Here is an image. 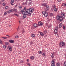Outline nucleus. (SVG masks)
<instances>
[{
    "mask_svg": "<svg viewBox=\"0 0 66 66\" xmlns=\"http://www.w3.org/2000/svg\"><path fill=\"white\" fill-rule=\"evenodd\" d=\"M21 12V13H22V14L23 15V17L26 18V15L27 14H26V13L24 12L25 11L24 10H22Z\"/></svg>",
    "mask_w": 66,
    "mask_h": 66,
    "instance_id": "obj_3",
    "label": "nucleus"
},
{
    "mask_svg": "<svg viewBox=\"0 0 66 66\" xmlns=\"http://www.w3.org/2000/svg\"><path fill=\"white\" fill-rule=\"evenodd\" d=\"M9 25V27H11V24H10V25Z\"/></svg>",
    "mask_w": 66,
    "mask_h": 66,
    "instance_id": "obj_53",
    "label": "nucleus"
},
{
    "mask_svg": "<svg viewBox=\"0 0 66 66\" xmlns=\"http://www.w3.org/2000/svg\"><path fill=\"white\" fill-rule=\"evenodd\" d=\"M1 1L2 2H4V0H1Z\"/></svg>",
    "mask_w": 66,
    "mask_h": 66,
    "instance_id": "obj_49",
    "label": "nucleus"
},
{
    "mask_svg": "<svg viewBox=\"0 0 66 66\" xmlns=\"http://www.w3.org/2000/svg\"><path fill=\"white\" fill-rule=\"evenodd\" d=\"M27 65H29V66H31V64H30L29 63H27Z\"/></svg>",
    "mask_w": 66,
    "mask_h": 66,
    "instance_id": "obj_35",
    "label": "nucleus"
},
{
    "mask_svg": "<svg viewBox=\"0 0 66 66\" xmlns=\"http://www.w3.org/2000/svg\"><path fill=\"white\" fill-rule=\"evenodd\" d=\"M3 47L4 49H6V45H4L3 46Z\"/></svg>",
    "mask_w": 66,
    "mask_h": 66,
    "instance_id": "obj_34",
    "label": "nucleus"
},
{
    "mask_svg": "<svg viewBox=\"0 0 66 66\" xmlns=\"http://www.w3.org/2000/svg\"><path fill=\"white\" fill-rule=\"evenodd\" d=\"M52 61H55V59H53V58Z\"/></svg>",
    "mask_w": 66,
    "mask_h": 66,
    "instance_id": "obj_48",
    "label": "nucleus"
},
{
    "mask_svg": "<svg viewBox=\"0 0 66 66\" xmlns=\"http://www.w3.org/2000/svg\"><path fill=\"white\" fill-rule=\"evenodd\" d=\"M55 64V62L54 61L52 60V64Z\"/></svg>",
    "mask_w": 66,
    "mask_h": 66,
    "instance_id": "obj_21",
    "label": "nucleus"
},
{
    "mask_svg": "<svg viewBox=\"0 0 66 66\" xmlns=\"http://www.w3.org/2000/svg\"><path fill=\"white\" fill-rule=\"evenodd\" d=\"M34 26L35 28H36L38 27V25L37 24H34Z\"/></svg>",
    "mask_w": 66,
    "mask_h": 66,
    "instance_id": "obj_10",
    "label": "nucleus"
},
{
    "mask_svg": "<svg viewBox=\"0 0 66 66\" xmlns=\"http://www.w3.org/2000/svg\"><path fill=\"white\" fill-rule=\"evenodd\" d=\"M26 9H27V7H25L24 8V10H24L25 11L26 10Z\"/></svg>",
    "mask_w": 66,
    "mask_h": 66,
    "instance_id": "obj_30",
    "label": "nucleus"
},
{
    "mask_svg": "<svg viewBox=\"0 0 66 66\" xmlns=\"http://www.w3.org/2000/svg\"><path fill=\"white\" fill-rule=\"evenodd\" d=\"M62 5L64 6H66V3H63L62 4Z\"/></svg>",
    "mask_w": 66,
    "mask_h": 66,
    "instance_id": "obj_22",
    "label": "nucleus"
},
{
    "mask_svg": "<svg viewBox=\"0 0 66 66\" xmlns=\"http://www.w3.org/2000/svg\"><path fill=\"white\" fill-rule=\"evenodd\" d=\"M29 1H31L32 0H29Z\"/></svg>",
    "mask_w": 66,
    "mask_h": 66,
    "instance_id": "obj_56",
    "label": "nucleus"
},
{
    "mask_svg": "<svg viewBox=\"0 0 66 66\" xmlns=\"http://www.w3.org/2000/svg\"><path fill=\"white\" fill-rule=\"evenodd\" d=\"M46 7L47 10H49V9H50L49 6H46Z\"/></svg>",
    "mask_w": 66,
    "mask_h": 66,
    "instance_id": "obj_16",
    "label": "nucleus"
},
{
    "mask_svg": "<svg viewBox=\"0 0 66 66\" xmlns=\"http://www.w3.org/2000/svg\"><path fill=\"white\" fill-rule=\"evenodd\" d=\"M22 8V7L21 6H20L19 7V9H21Z\"/></svg>",
    "mask_w": 66,
    "mask_h": 66,
    "instance_id": "obj_38",
    "label": "nucleus"
},
{
    "mask_svg": "<svg viewBox=\"0 0 66 66\" xmlns=\"http://www.w3.org/2000/svg\"><path fill=\"white\" fill-rule=\"evenodd\" d=\"M21 63H22V61H21Z\"/></svg>",
    "mask_w": 66,
    "mask_h": 66,
    "instance_id": "obj_55",
    "label": "nucleus"
},
{
    "mask_svg": "<svg viewBox=\"0 0 66 66\" xmlns=\"http://www.w3.org/2000/svg\"><path fill=\"white\" fill-rule=\"evenodd\" d=\"M34 11V9L33 8H30L29 9L26 10L24 12L26 13L25 14L28 15V16H31V14H32Z\"/></svg>",
    "mask_w": 66,
    "mask_h": 66,
    "instance_id": "obj_1",
    "label": "nucleus"
},
{
    "mask_svg": "<svg viewBox=\"0 0 66 66\" xmlns=\"http://www.w3.org/2000/svg\"><path fill=\"white\" fill-rule=\"evenodd\" d=\"M31 37L32 38H34L35 37V35L34 34L31 35Z\"/></svg>",
    "mask_w": 66,
    "mask_h": 66,
    "instance_id": "obj_12",
    "label": "nucleus"
},
{
    "mask_svg": "<svg viewBox=\"0 0 66 66\" xmlns=\"http://www.w3.org/2000/svg\"><path fill=\"white\" fill-rule=\"evenodd\" d=\"M44 34L42 32H40V35L41 36H44Z\"/></svg>",
    "mask_w": 66,
    "mask_h": 66,
    "instance_id": "obj_20",
    "label": "nucleus"
},
{
    "mask_svg": "<svg viewBox=\"0 0 66 66\" xmlns=\"http://www.w3.org/2000/svg\"><path fill=\"white\" fill-rule=\"evenodd\" d=\"M42 55L43 56H46V54L45 53H43L42 54Z\"/></svg>",
    "mask_w": 66,
    "mask_h": 66,
    "instance_id": "obj_29",
    "label": "nucleus"
},
{
    "mask_svg": "<svg viewBox=\"0 0 66 66\" xmlns=\"http://www.w3.org/2000/svg\"><path fill=\"white\" fill-rule=\"evenodd\" d=\"M33 44V42L31 41L30 43V45H32Z\"/></svg>",
    "mask_w": 66,
    "mask_h": 66,
    "instance_id": "obj_41",
    "label": "nucleus"
},
{
    "mask_svg": "<svg viewBox=\"0 0 66 66\" xmlns=\"http://www.w3.org/2000/svg\"><path fill=\"white\" fill-rule=\"evenodd\" d=\"M27 62H29V59H27Z\"/></svg>",
    "mask_w": 66,
    "mask_h": 66,
    "instance_id": "obj_50",
    "label": "nucleus"
},
{
    "mask_svg": "<svg viewBox=\"0 0 66 66\" xmlns=\"http://www.w3.org/2000/svg\"><path fill=\"white\" fill-rule=\"evenodd\" d=\"M14 0H11V4L12 5H13V4H12L13 3H14Z\"/></svg>",
    "mask_w": 66,
    "mask_h": 66,
    "instance_id": "obj_14",
    "label": "nucleus"
},
{
    "mask_svg": "<svg viewBox=\"0 0 66 66\" xmlns=\"http://www.w3.org/2000/svg\"><path fill=\"white\" fill-rule=\"evenodd\" d=\"M1 4V2L0 1V4Z\"/></svg>",
    "mask_w": 66,
    "mask_h": 66,
    "instance_id": "obj_52",
    "label": "nucleus"
},
{
    "mask_svg": "<svg viewBox=\"0 0 66 66\" xmlns=\"http://www.w3.org/2000/svg\"><path fill=\"white\" fill-rule=\"evenodd\" d=\"M56 18L57 20H59L60 21H63V18H62V16H56Z\"/></svg>",
    "mask_w": 66,
    "mask_h": 66,
    "instance_id": "obj_2",
    "label": "nucleus"
},
{
    "mask_svg": "<svg viewBox=\"0 0 66 66\" xmlns=\"http://www.w3.org/2000/svg\"><path fill=\"white\" fill-rule=\"evenodd\" d=\"M63 29V30H65V26H63V28H62Z\"/></svg>",
    "mask_w": 66,
    "mask_h": 66,
    "instance_id": "obj_32",
    "label": "nucleus"
},
{
    "mask_svg": "<svg viewBox=\"0 0 66 66\" xmlns=\"http://www.w3.org/2000/svg\"><path fill=\"white\" fill-rule=\"evenodd\" d=\"M53 7L54 8V10L55 12H56V11H57V9L56 8V7L55 6V5H54L53 6Z\"/></svg>",
    "mask_w": 66,
    "mask_h": 66,
    "instance_id": "obj_8",
    "label": "nucleus"
},
{
    "mask_svg": "<svg viewBox=\"0 0 66 66\" xmlns=\"http://www.w3.org/2000/svg\"><path fill=\"white\" fill-rule=\"evenodd\" d=\"M24 29H23L22 30V33H24Z\"/></svg>",
    "mask_w": 66,
    "mask_h": 66,
    "instance_id": "obj_47",
    "label": "nucleus"
},
{
    "mask_svg": "<svg viewBox=\"0 0 66 66\" xmlns=\"http://www.w3.org/2000/svg\"><path fill=\"white\" fill-rule=\"evenodd\" d=\"M30 59H31L32 60H33L34 59V57L33 56H31L30 57Z\"/></svg>",
    "mask_w": 66,
    "mask_h": 66,
    "instance_id": "obj_15",
    "label": "nucleus"
},
{
    "mask_svg": "<svg viewBox=\"0 0 66 66\" xmlns=\"http://www.w3.org/2000/svg\"><path fill=\"white\" fill-rule=\"evenodd\" d=\"M38 24L39 26H43V23L41 21H40L38 22Z\"/></svg>",
    "mask_w": 66,
    "mask_h": 66,
    "instance_id": "obj_9",
    "label": "nucleus"
},
{
    "mask_svg": "<svg viewBox=\"0 0 66 66\" xmlns=\"http://www.w3.org/2000/svg\"><path fill=\"white\" fill-rule=\"evenodd\" d=\"M6 36H9V37H10V36H9V35H7Z\"/></svg>",
    "mask_w": 66,
    "mask_h": 66,
    "instance_id": "obj_54",
    "label": "nucleus"
},
{
    "mask_svg": "<svg viewBox=\"0 0 66 66\" xmlns=\"http://www.w3.org/2000/svg\"><path fill=\"white\" fill-rule=\"evenodd\" d=\"M61 15L62 17H63V18H64V17H65V14H64V13H62Z\"/></svg>",
    "mask_w": 66,
    "mask_h": 66,
    "instance_id": "obj_18",
    "label": "nucleus"
},
{
    "mask_svg": "<svg viewBox=\"0 0 66 66\" xmlns=\"http://www.w3.org/2000/svg\"><path fill=\"white\" fill-rule=\"evenodd\" d=\"M13 11H14V10H13V9H12L11 10H9V11H7V12L8 13H11V12H13Z\"/></svg>",
    "mask_w": 66,
    "mask_h": 66,
    "instance_id": "obj_11",
    "label": "nucleus"
},
{
    "mask_svg": "<svg viewBox=\"0 0 66 66\" xmlns=\"http://www.w3.org/2000/svg\"><path fill=\"white\" fill-rule=\"evenodd\" d=\"M9 42L11 43H14V40H9Z\"/></svg>",
    "mask_w": 66,
    "mask_h": 66,
    "instance_id": "obj_19",
    "label": "nucleus"
},
{
    "mask_svg": "<svg viewBox=\"0 0 66 66\" xmlns=\"http://www.w3.org/2000/svg\"><path fill=\"white\" fill-rule=\"evenodd\" d=\"M54 57V54L53 53L51 55V57L52 59H53V58Z\"/></svg>",
    "mask_w": 66,
    "mask_h": 66,
    "instance_id": "obj_13",
    "label": "nucleus"
},
{
    "mask_svg": "<svg viewBox=\"0 0 66 66\" xmlns=\"http://www.w3.org/2000/svg\"><path fill=\"white\" fill-rule=\"evenodd\" d=\"M14 15H15L16 16H18V15L17 14H14Z\"/></svg>",
    "mask_w": 66,
    "mask_h": 66,
    "instance_id": "obj_45",
    "label": "nucleus"
},
{
    "mask_svg": "<svg viewBox=\"0 0 66 66\" xmlns=\"http://www.w3.org/2000/svg\"><path fill=\"white\" fill-rule=\"evenodd\" d=\"M19 26L18 28V30H18V29H19Z\"/></svg>",
    "mask_w": 66,
    "mask_h": 66,
    "instance_id": "obj_51",
    "label": "nucleus"
},
{
    "mask_svg": "<svg viewBox=\"0 0 66 66\" xmlns=\"http://www.w3.org/2000/svg\"><path fill=\"white\" fill-rule=\"evenodd\" d=\"M56 65L57 66H60V63H58L56 64Z\"/></svg>",
    "mask_w": 66,
    "mask_h": 66,
    "instance_id": "obj_23",
    "label": "nucleus"
},
{
    "mask_svg": "<svg viewBox=\"0 0 66 66\" xmlns=\"http://www.w3.org/2000/svg\"><path fill=\"white\" fill-rule=\"evenodd\" d=\"M47 30H46L44 31V33L45 34H46L47 33Z\"/></svg>",
    "mask_w": 66,
    "mask_h": 66,
    "instance_id": "obj_31",
    "label": "nucleus"
},
{
    "mask_svg": "<svg viewBox=\"0 0 66 66\" xmlns=\"http://www.w3.org/2000/svg\"><path fill=\"white\" fill-rule=\"evenodd\" d=\"M9 43L8 42H6L5 43V44L6 45H9Z\"/></svg>",
    "mask_w": 66,
    "mask_h": 66,
    "instance_id": "obj_28",
    "label": "nucleus"
},
{
    "mask_svg": "<svg viewBox=\"0 0 66 66\" xmlns=\"http://www.w3.org/2000/svg\"><path fill=\"white\" fill-rule=\"evenodd\" d=\"M42 13L45 16V17H47V16H48V13L46 12V11H43Z\"/></svg>",
    "mask_w": 66,
    "mask_h": 66,
    "instance_id": "obj_4",
    "label": "nucleus"
},
{
    "mask_svg": "<svg viewBox=\"0 0 66 66\" xmlns=\"http://www.w3.org/2000/svg\"><path fill=\"white\" fill-rule=\"evenodd\" d=\"M20 23V21H19Z\"/></svg>",
    "mask_w": 66,
    "mask_h": 66,
    "instance_id": "obj_57",
    "label": "nucleus"
},
{
    "mask_svg": "<svg viewBox=\"0 0 66 66\" xmlns=\"http://www.w3.org/2000/svg\"><path fill=\"white\" fill-rule=\"evenodd\" d=\"M38 52L39 53V54H42V52H41L40 51H39Z\"/></svg>",
    "mask_w": 66,
    "mask_h": 66,
    "instance_id": "obj_24",
    "label": "nucleus"
},
{
    "mask_svg": "<svg viewBox=\"0 0 66 66\" xmlns=\"http://www.w3.org/2000/svg\"><path fill=\"white\" fill-rule=\"evenodd\" d=\"M51 66H55V65L54 64H52Z\"/></svg>",
    "mask_w": 66,
    "mask_h": 66,
    "instance_id": "obj_44",
    "label": "nucleus"
},
{
    "mask_svg": "<svg viewBox=\"0 0 66 66\" xmlns=\"http://www.w3.org/2000/svg\"><path fill=\"white\" fill-rule=\"evenodd\" d=\"M7 13H8V12H7V11H6L4 13V15H6V14H7Z\"/></svg>",
    "mask_w": 66,
    "mask_h": 66,
    "instance_id": "obj_27",
    "label": "nucleus"
},
{
    "mask_svg": "<svg viewBox=\"0 0 66 66\" xmlns=\"http://www.w3.org/2000/svg\"><path fill=\"white\" fill-rule=\"evenodd\" d=\"M63 65L64 66H66V62H64Z\"/></svg>",
    "mask_w": 66,
    "mask_h": 66,
    "instance_id": "obj_26",
    "label": "nucleus"
},
{
    "mask_svg": "<svg viewBox=\"0 0 66 66\" xmlns=\"http://www.w3.org/2000/svg\"><path fill=\"white\" fill-rule=\"evenodd\" d=\"M13 11H14V12H17V9H15Z\"/></svg>",
    "mask_w": 66,
    "mask_h": 66,
    "instance_id": "obj_39",
    "label": "nucleus"
},
{
    "mask_svg": "<svg viewBox=\"0 0 66 66\" xmlns=\"http://www.w3.org/2000/svg\"><path fill=\"white\" fill-rule=\"evenodd\" d=\"M8 6H6L5 7V9H8Z\"/></svg>",
    "mask_w": 66,
    "mask_h": 66,
    "instance_id": "obj_40",
    "label": "nucleus"
},
{
    "mask_svg": "<svg viewBox=\"0 0 66 66\" xmlns=\"http://www.w3.org/2000/svg\"><path fill=\"white\" fill-rule=\"evenodd\" d=\"M42 6H46V3H44L42 4Z\"/></svg>",
    "mask_w": 66,
    "mask_h": 66,
    "instance_id": "obj_25",
    "label": "nucleus"
},
{
    "mask_svg": "<svg viewBox=\"0 0 66 66\" xmlns=\"http://www.w3.org/2000/svg\"><path fill=\"white\" fill-rule=\"evenodd\" d=\"M59 45L61 47H62V46L65 45V43L63 42H61L60 43Z\"/></svg>",
    "mask_w": 66,
    "mask_h": 66,
    "instance_id": "obj_6",
    "label": "nucleus"
},
{
    "mask_svg": "<svg viewBox=\"0 0 66 66\" xmlns=\"http://www.w3.org/2000/svg\"><path fill=\"white\" fill-rule=\"evenodd\" d=\"M2 42V41L0 40V44H3Z\"/></svg>",
    "mask_w": 66,
    "mask_h": 66,
    "instance_id": "obj_33",
    "label": "nucleus"
},
{
    "mask_svg": "<svg viewBox=\"0 0 66 66\" xmlns=\"http://www.w3.org/2000/svg\"><path fill=\"white\" fill-rule=\"evenodd\" d=\"M18 37H19V36H16L15 37V38H18Z\"/></svg>",
    "mask_w": 66,
    "mask_h": 66,
    "instance_id": "obj_36",
    "label": "nucleus"
},
{
    "mask_svg": "<svg viewBox=\"0 0 66 66\" xmlns=\"http://www.w3.org/2000/svg\"><path fill=\"white\" fill-rule=\"evenodd\" d=\"M2 37V38H4V39H7V37Z\"/></svg>",
    "mask_w": 66,
    "mask_h": 66,
    "instance_id": "obj_37",
    "label": "nucleus"
},
{
    "mask_svg": "<svg viewBox=\"0 0 66 66\" xmlns=\"http://www.w3.org/2000/svg\"><path fill=\"white\" fill-rule=\"evenodd\" d=\"M3 5L4 6V5H5V3H3Z\"/></svg>",
    "mask_w": 66,
    "mask_h": 66,
    "instance_id": "obj_43",
    "label": "nucleus"
},
{
    "mask_svg": "<svg viewBox=\"0 0 66 66\" xmlns=\"http://www.w3.org/2000/svg\"><path fill=\"white\" fill-rule=\"evenodd\" d=\"M57 1L58 2H61V1H62V0H57Z\"/></svg>",
    "mask_w": 66,
    "mask_h": 66,
    "instance_id": "obj_46",
    "label": "nucleus"
},
{
    "mask_svg": "<svg viewBox=\"0 0 66 66\" xmlns=\"http://www.w3.org/2000/svg\"><path fill=\"white\" fill-rule=\"evenodd\" d=\"M62 23H60L59 25V28H61L62 27Z\"/></svg>",
    "mask_w": 66,
    "mask_h": 66,
    "instance_id": "obj_17",
    "label": "nucleus"
},
{
    "mask_svg": "<svg viewBox=\"0 0 66 66\" xmlns=\"http://www.w3.org/2000/svg\"><path fill=\"white\" fill-rule=\"evenodd\" d=\"M7 49H8L10 51H13V47L10 46H8L7 48Z\"/></svg>",
    "mask_w": 66,
    "mask_h": 66,
    "instance_id": "obj_5",
    "label": "nucleus"
},
{
    "mask_svg": "<svg viewBox=\"0 0 66 66\" xmlns=\"http://www.w3.org/2000/svg\"><path fill=\"white\" fill-rule=\"evenodd\" d=\"M58 30V27H56L55 29L54 32L55 34L57 33V30Z\"/></svg>",
    "mask_w": 66,
    "mask_h": 66,
    "instance_id": "obj_7",
    "label": "nucleus"
},
{
    "mask_svg": "<svg viewBox=\"0 0 66 66\" xmlns=\"http://www.w3.org/2000/svg\"><path fill=\"white\" fill-rule=\"evenodd\" d=\"M51 16H53V14H52V13H51Z\"/></svg>",
    "mask_w": 66,
    "mask_h": 66,
    "instance_id": "obj_42",
    "label": "nucleus"
}]
</instances>
